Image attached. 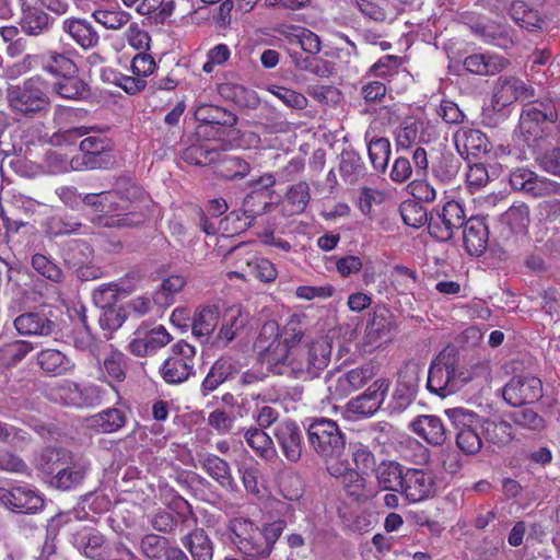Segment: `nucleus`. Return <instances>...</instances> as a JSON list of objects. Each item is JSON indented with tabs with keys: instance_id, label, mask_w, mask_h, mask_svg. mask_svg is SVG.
I'll list each match as a JSON object with an SVG mask.
<instances>
[{
	"instance_id": "cd10ccee",
	"label": "nucleus",
	"mask_w": 560,
	"mask_h": 560,
	"mask_svg": "<svg viewBox=\"0 0 560 560\" xmlns=\"http://www.w3.org/2000/svg\"><path fill=\"white\" fill-rule=\"evenodd\" d=\"M61 32L83 50L94 49L100 44L98 32L85 19L71 16L62 20Z\"/></svg>"
},
{
	"instance_id": "774afa93",
	"label": "nucleus",
	"mask_w": 560,
	"mask_h": 560,
	"mask_svg": "<svg viewBox=\"0 0 560 560\" xmlns=\"http://www.w3.org/2000/svg\"><path fill=\"white\" fill-rule=\"evenodd\" d=\"M72 338L73 346L78 350L93 353L97 348L96 339L91 332L84 314L81 316V326L73 330Z\"/></svg>"
},
{
	"instance_id": "864d4df0",
	"label": "nucleus",
	"mask_w": 560,
	"mask_h": 560,
	"mask_svg": "<svg viewBox=\"0 0 560 560\" xmlns=\"http://www.w3.org/2000/svg\"><path fill=\"white\" fill-rule=\"evenodd\" d=\"M392 145L387 138H373L368 143V154L374 170L384 173L387 170Z\"/></svg>"
},
{
	"instance_id": "49530a36",
	"label": "nucleus",
	"mask_w": 560,
	"mask_h": 560,
	"mask_svg": "<svg viewBox=\"0 0 560 560\" xmlns=\"http://www.w3.org/2000/svg\"><path fill=\"white\" fill-rule=\"evenodd\" d=\"M126 423L124 411L107 408L89 419V427L101 433H112L121 429Z\"/></svg>"
},
{
	"instance_id": "1a4fd4ad",
	"label": "nucleus",
	"mask_w": 560,
	"mask_h": 560,
	"mask_svg": "<svg viewBox=\"0 0 560 560\" xmlns=\"http://www.w3.org/2000/svg\"><path fill=\"white\" fill-rule=\"evenodd\" d=\"M196 348L185 340H179L171 348V355L160 368L162 380L170 385L186 382L195 373Z\"/></svg>"
},
{
	"instance_id": "c85d7f7f",
	"label": "nucleus",
	"mask_w": 560,
	"mask_h": 560,
	"mask_svg": "<svg viewBox=\"0 0 560 560\" xmlns=\"http://www.w3.org/2000/svg\"><path fill=\"white\" fill-rule=\"evenodd\" d=\"M386 390L387 386L384 387V382H374L363 394L349 400L347 405L348 412L358 417L374 415L380 409Z\"/></svg>"
},
{
	"instance_id": "f704fd0d",
	"label": "nucleus",
	"mask_w": 560,
	"mask_h": 560,
	"mask_svg": "<svg viewBox=\"0 0 560 560\" xmlns=\"http://www.w3.org/2000/svg\"><path fill=\"white\" fill-rule=\"evenodd\" d=\"M410 425L417 435L431 445H443L448 438V431L438 416H419Z\"/></svg>"
},
{
	"instance_id": "5701e85b",
	"label": "nucleus",
	"mask_w": 560,
	"mask_h": 560,
	"mask_svg": "<svg viewBox=\"0 0 560 560\" xmlns=\"http://www.w3.org/2000/svg\"><path fill=\"white\" fill-rule=\"evenodd\" d=\"M13 325L21 336L48 337L56 332L58 325L44 311L25 312L15 317Z\"/></svg>"
},
{
	"instance_id": "9b49d317",
	"label": "nucleus",
	"mask_w": 560,
	"mask_h": 560,
	"mask_svg": "<svg viewBox=\"0 0 560 560\" xmlns=\"http://www.w3.org/2000/svg\"><path fill=\"white\" fill-rule=\"evenodd\" d=\"M466 221L463 206L455 200L447 201L441 210L430 213L428 231L439 242L450 241Z\"/></svg>"
},
{
	"instance_id": "a18cd8bd",
	"label": "nucleus",
	"mask_w": 560,
	"mask_h": 560,
	"mask_svg": "<svg viewBox=\"0 0 560 560\" xmlns=\"http://www.w3.org/2000/svg\"><path fill=\"white\" fill-rule=\"evenodd\" d=\"M471 32L480 36L486 43L498 46L500 48H508L513 44V40L508 35L506 28L503 25L493 23H482L477 21L469 25Z\"/></svg>"
},
{
	"instance_id": "a211bd4d",
	"label": "nucleus",
	"mask_w": 560,
	"mask_h": 560,
	"mask_svg": "<svg viewBox=\"0 0 560 560\" xmlns=\"http://www.w3.org/2000/svg\"><path fill=\"white\" fill-rule=\"evenodd\" d=\"M436 479L432 471L420 468H407L400 494L411 503L432 498L436 493Z\"/></svg>"
},
{
	"instance_id": "bb28decb",
	"label": "nucleus",
	"mask_w": 560,
	"mask_h": 560,
	"mask_svg": "<svg viewBox=\"0 0 560 560\" xmlns=\"http://www.w3.org/2000/svg\"><path fill=\"white\" fill-rule=\"evenodd\" d=\"M494 100L502 106L516 101H529L534 97V89L516 77H500L495 82Z\"/></svg>"
},
{
	"instance_id": "c03bdc74",
	"label": "nucleus",
	"mask_w": 560,
	"mask_h": 560,
	"mask_svg": "<svg viewBox=\"0 0 560 560\" xmlns=\"http://www.w3.org/2000/svg\"><path fill=\"white\" fill-rule=\"evenodd\" d=\"M244 439L257 456L267 462H275L277 451L271 438L259 428H249L244 432Z\"/></svg>"
},
{
	"instance_id": "69168bd1",
	"label": "nucleus",
	"mask_w": 560,
	"mask_h": 560,
	"mask_svg": "<svg viewBox=\"0 0 560 560\" xmlns=\"http://www.w3.org/2000/svg\"><path fill=\"white\" fill-rule=\"evenodd\" d=\"M400 214L405 224L411 228H420L429 223L430 214L428 210L417 201L404 202L400 208Z\"/></svg>"
},
{
	"instance_id": "aec40b11",
	"label": "nucleus",
	"mask_w": 560,
	"mask_h": 560,
	"mask_svg": "<svg viewBox=\"0 0 560 560\" xmlns=\"http://www.w3.org/2000/svg\"><path fill=\"white\" fill-rule=\"evenodd\" d=\"M117 296V290L113 285H104L93 293V300L96 304L101 305V314L98 316V324L103 330L108 331L106 338L118 329L126 320V311L121 307L113 305Z\"/></svg>"
},
{
	"instance_id": "2f4dec72",
	"label": "nucleus",
	"mask_w": 560,
	"mask_h": 560,
	"mask_svg": "<svg viewBox=\"0 0 560 560\" xmlns=\"http://www.w3.org/2000/svg\"><path fill=\"white\" fill-rule=\"evenodd\" d=\"M374 376V368L370 364L358 366L341 374L334 386H329L330 393L338 398H345L352 392L363 387Z\"/></svg>"
},
{
	"instance_id": "052dcab7",
	"label": "nucleus",
	"mask_w": 560,
	"mask_h": 560,
	"mask_svg": "<svg viewBox=\"0 0 560 560\" xmlns=\"http://www.w3.org/2000/svg\"><path fill=\"white\" fill-rule=\"evenodd\" d=\"M250 170L249 163L238 156H226L218 166L220 176L229 180L242 179L249 174Z\"/></svg>"
},
{
	"instance_id": "79ce46f5",
	"label": "nucleus",
	"mask_w": 560,
	"mask_h": 560,
	"mask_svg": "<svg viewBox=\"0 0 560 560\" xmlns=\"http://www.w3.org/2000/svg\"><path fill=\"white\" fill-rule=\"evenodd\" d=\"M339 173L346 183L357 184L366 174L362 156L354 150H343L339 155Z\"/></svg>"
},
{
	"instance_id": "bf43d9fd",
	"label": "nucleus",
	"mask_w": 560,
	"mask_h": 560,
	"mask_svg": "<svg viewBox=\"0 0 560 560\" xmlns=\"http://www.w3.org/2000/svg\"><path fill=\"white\" fill-rule=\"evenodd\" d=\"M482 429L485 439L490 443L503 445L512 440V425L509 421L487 419Z\"/></svg>"
},
{
	"instance_id": "c9c22d12",
	"label": "nucleus",
	"mask_w": 560,
	"mask_h": 560,
	"mask_svg": "<svg viewBox=\"0 0 560 560\" xmlns=\"http://www.w3.org/2000/svg\"><path fill=\"white\" fill-rule=\"evenodd\" d=\"M463 231L464 247L469 255L479 256L488 247L489 231L482 219H466Z\"/></svg>"
},
{
	"instance_id": "4d7b16f0",
	"label": "nucleus",
	"mask_w": 560,
	"mask_h": 560,
	"mask_svg": "<svg viewBox=\"0 0 560 560\" xmlns=\"http://www.w3.org/2000/svg\"><path fill=\"white\" fill-rule=\"evenodd\" d=\"M130 359L120 351H112L103 361L102 370L115 382L121 383L127 377Z\"/></svg>"
},
{
	"instance_id": "412c9836",
	"label": "nucleus",
	"mask_w": 560,
	"mask_h": 560,
	"mask_svg": "<svg viewBox=\"0 0 560 560\" xmlns=\"http://www.w3.org/2000/svg\"><path fill=\"white\" fill-rule=\"evenodd\" d=\"M273 436L288 462L298 463L304 447V434L293 420H284L276 424Z\"/></svg>"
},
{
	"instance_id": "6ab92c4d",
	"label": "nucleus",
	"mask_w": 560,
	"mask_h": 560,
	"mask_svg": "<svg viewBox=\"0 0 560 560\" xmlns=\"http://www.w3.org/2000/svg\"><path fill=\"white\" fill-rule=\"evenodd\" d=\"M91 469V462L86 457L73 454L60 474L49 480V487L62 492L75 491L84 485Z\"/></svg>"
},
{
	"instance_id": "3c124183",
	"label": "nucleus",
	"mask_w": 560,
	"mask_h": 560,
	"mask_svg": "<svg viewBox=\"0 0 560 560\" xmlns=\"http://www.w3.org/2000/svg\"><path fill=\"white\" fill-rule=\"evenodd\" d=\"M290 58L296 69L327 78L331 73L330 62L315 55L304 56L301 51H290Z\"/></svg>"
},
{
	"instance_id": "2eb2a0df",
	"label": "nucleus",
	"mask_w": 560,
	"mask_h": 560,
	"mask_svg": "<svg viewBox=\"0 0 560 560\" xmlns=\"http://www.w3.org/2000/svg\"><path fill=\"white\" fill-rule=\"evenodd\" d=\"M510 185L516 190L534 198L551 195L560 196V184L537 175L527 167H516L510 172Z\"/></svg>"
},
{
	"instance_id": "58836bf2",
	"label": "nucleus",
	"mask_w": 560,
	"mask_h": 560,
	"mask_svg": "<svg viewBox=\"0 0 560 560\" xmlns=\"http://www.w3.org/2000/svg\"><path fill=\"white\" fill-rule=\"evenodd\" d=\"M407 467L395 460H383L375 469V476L382 490L399 492Z\"/></svg>"
},
{
	"instance_id": "39448f33",
	"label": "nucleus",
	"mask_w": 560,
	"mask_h": 560,
	"mask_svg": "<svg viewBox=\"0 0 560 560\" xmlns=\"http://www.w3.org/2000/svg\"><path fill=\"white\" fill-rule=\"evenodd\" d=\"M331 345L325 338L305 341L304 346L292 350L284 360L268 369L277 375H288L302 381H313L328 366Z\"/></svg>"
},
{
	"instance_id": "dca6fc26",
	"label": "nucleus",
	"mask_w": 560,
	"mask_h": 560,
	"mask_svg": "<svg viewBox=\"0 0 560 560\" xmlns=\"http://www.w3.org/2000/svg\"><path fill=\"white\" fill-rule=\"evenodd\" d=\"M21 16V31L28 36L47 34L54 26L55 19L43 8L44 0H16Z\"/></svg>"
},
{
	"instance_id": "e433bc0d",
	"label": "nucleus",
	"mask_w": 560,
	"mask_h": 560,
	"mask_svg": "<svg viewBox=\"0 0 560 560\" xmlns=\"http://www.w3.org/2000/svg\"><path fill=\"white\" fill-rule=\"evenodd\" d=\"M202 469L222 488L236 489V481L232 475L230 464L218 455L206 453L199 455Z\"/></svg>"
},
{
	"instance_id": "f8f14e48",
	"label": "nucleus",
	"mask_w": 560,
	"mask_h": 560,
	"mask_svg": "<svg viewBox=\"0 0 560 560\" xmlns=\"http://www.w3.org/2000/svg\"><path fill=\"white\" fill-rule=\"evenodd\" d=\"M81 155L71 160L73 168H106L113 164V142L102 136H91L80 142Z\"/></svg>"
},
{
	"instance_id": "de8ad7c7",
	"label": "nucleus",
	"mask_w": 560,
	"mask_h": 560,
	"mask_svg": "<svg viewBox=\"0 0 560 560\" xmlns=\"http://www.w3.org/2000/svg\"><path fill=\"white\" fill-rule=\"evenodd\" d=\"M462 167L460 160L452 152H442L432 163V173L443 184L455 180Z\"/></svg>"
},
{
	"instance_id": "5fc2aeb1",
	"label": "nucleus",
	"mask_w": 560,
	"mask_h": 560,
	"mask_svg": "<svg viewBox=\"0 0 560 560\" xmlns=\"http://www.w3.org/2000/svg\"><path fill=\"white\" fill-rule=\"evenodd\" d=\"M172 547L166 537L147 534L140 540V552L147 560H162Z\"/></svg>"
},
{
	"instance_id": "4be33fe9",
	"label": "nucleus",
	"mask_w": 560,
	"mask_h": 560,
	"mask_svg": "<svg viewBox=\"0 0 560 560\" xmlns=\"http://www.w3.org/2000/svg\"><path fill=\"white\" fill-rule=\"evenodd\" d=\"M73 454L65 447L46 446L36 455L34 466L42 480L49 486V480L60 474Z\"/></svg>"
},
{
	"instance_id": "0e129e2a",
	"label": "nucleus",
	"mask_w": 560,
	"mask_h": 560,
	"mask_svg": "<svg viewBox=\"0 0 560 560\" xmlns=\"http://www.w3.org/2000/svg\"><path fill=\"white\" fill-rule=\"evenodd\" d=\"M392 328V322L389 316L384 313H375L372 319L369 322L365 334L369 343L382 342Z\"/></svg>"
},
{
	"instance_id": "8fccbe9b",
	"label": "nucleus",
	"mask_w": 560,
	"mask_h": 560,
	"mask_svg": "<svg viewBox=\"0 0 560 560\" xmlns=\"http://www.w3.org/2000/svg\"><path fill=\"white\" fill-rule=\"evenodd\" d=\"M220 320L218 306H205L196 312L192 322V334L198 338L208 339Z\"/></svg>"
},
{
	"instance_id": "c756f323",
	"label": "nucleus",
	"mask_w": 560,
	"mask_h": 560,
	"mask_svg": "<svg viewBox=\"0 0 560 560\" xmlns=\"http://www.w3.org/2000/svg\"><path fill=\"white\" fill-rule=\"evenodd\" d=\"M194 116L203 126H210L211 129L215 130L213 137L224 135L225 128H231L237 122V116L234 113L211 104L198 106Z\"/></svg>"
},
{
	"instance_id": "f257e3e1",
	"label": "nucleus",
	"mask_w": 560,
	"mask_h": 560,
	"mask_svg": "<svg viewBox=\"0 0 560 560\" xmlns=\"http://www.w3.org/2000/svg\"><path fill=\"white\" fill-rule=\"evenodd\" d=\"M514 140L540 154L553 145L560 144L559 112L552 101H535L524 105Z\"/></svg>"
},
{
	"instance_id": "6e6552de",
	"label": "nucleus",
	"mask_w": 560,
	"mask_h": 560,
	"mask_svg": "<svg viewBox=\"0 0 560 560\" xmlns=\"http://www.w3.org/2000/svg\"><path fill=\"white\" fill-rule=\"evenodd\" d=\"M458 363V353L453 348L442 350L430 364L427 388L442 398L455 394V365Z\"/></svg>"
},
{
	"instance_id": "72a5a7b5",
	"label": "nucleus",
	"mask_w": 560,
	"mask_h": 560,
	"mask_svg": "<svg viewBox=\"0 0 560 560\" xmlns=\"http://www.w3.org/2000/svg\"><path fill=\"white\" fill-rule=\"evenodd\" d=\"M238 373L235 362L231 358L222 357L218 359L210 368L200 385V394L207 397L214 392L224 382L232 380Z\"/></svg>"
},
{
	"instance_id": "7ed1b4c3",
	"label": "nucleus",
	"mask_w": 560,
	"mask_h": 560,
	"mask_svg": "<svg viewBox=\"0 0 560 560\" xmlns=\"http://www.w3.org/2000/svg\"><path fill=\"white\" fill-rule=\"evenodd\" d=\"M305 341H314L305 335V328L298 316H292L280 332L279 325L273 320L266 322L257 336L254 347L264 363L269 366L284 360L292 350L304 346Z\"/></svg>"
},
{
	"instance_id": "603ef678",
	"label": "nucleus",
	"mask_w": 560,
	"mask_h": 560,
	"mask_svg": "<svg viewBox=\"0 0 560 560\" xmlns=\"http://www.w3.org/2000/svg\"><path fill=\"white\" fill-rule=\"evenodd\" d=\"M511 19L520 27L533 32L540 28L541 19L536 10L528 8L522 0L512 1L509 10Z\"/></svg>"
},
{
	"instance_id": "7c9ffc66",
	"label": "nucleus",
	"mask_w": 560,
	"mask_h": 560,
	"mask_svg": "<svg viewBox=\"0 0 560 560\" xmlns=\"http://www.w3.org/2000/svg\"><path fill=\"white\" fill-rule=\"evenodd\" d=\"M454 142L457 152L465 159L470 155L478 156L491 150L487 136L478 129L460 128L454 135Z\"/></svg>"
},
{
	"instance_id": "4468645a",
	"label": "nucleus",
	"mask_w": 560,
	"mask_h": 560,
	"mask_svg": "<svg viewBox=\"0 0 560 560\" xmlns=\"http://www.w3.org/2000/svg\"><path fill=\"white\" fill-rule=\"evenodd\" d=\"M0 503L14 513L35 514L45 505L43 494L33 486L0 488Z\"/></svg>"
},
{
	"instance_id": "b1692460",
	"label": "nucleus",
	"mask_w": 560,
	"mask_h": 560,
	"mask_svg": "<svg viewBox=\"0 0 560 560\" xmlns=\"http://www.w3.org/2000/svg\"><path fill=\"white\" fill-rule=\"evenodd\" d=\"M35 362L42 373L49 377L68 376L75 370L73 359L55 348H45L38 351Z\"/></svg>"
},
{
	"instance_id": "ea45409f",
	"label": "nucleus",
	"mask_w": 560,
	"mask_h": 560,
	"mask_svg": "<svg viewBox=\"0 0 560 560\" xmlns=\"http://www.w3.org/2000/svg\"><path fill=\"white\" fill-rule=\"evenodd\" d=\"M43 71L58 79L71 73H78L79 68L68 54L49 49L44 54Z\"/></svg>"
},
{
	"instance_id": "a19ab883",
	"label": "nucleus",
	"mask_w": 560,
	"mask_h": 560,
	"mask_svg": "<svg viewBox=\"0 0 560 560\" xmlns=\"http://www.w3.org/2000/svg\"><path fill=\"white\" fill-rule=\"evenodd\" d=\"M183 546L189 551L192 560H212L213 541L201 528H197L182 539Z\"/></svg>"
},
{
	"instance_id": "6e6d98bb",
	"label": "nucleus",
	"mask_w": 560,
	"mask_h": 560,
	"mask_svg": "<svg viewBox=\"0 0 560 560\" xmlns=\"http://www.w3.org/2000/svg\"><path fill=\"white\" fill-rule=\"evenodd\" d=\"M285 211L289 215L302 213L311 199L310 186L306 182L293 185L287 192Z\"/></svg>"
},
{
	"instance_id": "338daca9",
	"label": "nucleus",
	"mask_w": 560,
	"mask_h": 560,
	"mask_svg": "<svg viewBox=\"0 0 560 560\" xmlns=\"http://www.w3.org/2000/svg\"><path fill=\"white\" fill-rule=\"evenodd\" d=\"M506 416L516 425L527 430L538 431L545 427L544 418L530 408L517 409Z\"/></svg>"
},
{
	"instance_id": "4c0bfd02",
	"label": "nucleus",
	"mask_w": 560,
	"mask_h": 560,
	"mask_svg": "<svg viewBox=\"0 0 560 560\" xmlns=\"http://www.w3.org/2000/svg\"><path fill=\"white\" fill-rule=\"evenodd\" d=\"M464 68L478 75H494L505 69L509 60L498 55L472 54L463 61Z\"/></svg>"
},
{
	"instance_id": "a878e982",
	"label": "nucleus",
	"mask_w": 560,
	"mask_h": 560,
	"mask_svg": "<svg viewBox=\"0 0 560 560\" xmlns=\"http://www.w3.org/2000/svg\"><path fill=\"white\" fill-rule=\"evenodd\" d=\"M71 544L82 556L90 560H104L107 552L105 535L89 526L73 533Z\"/></svg>"
},
{
	"instance_id": "ddd939ff",
	"label": "nucleus",
	"mask_w": 560,
	"mask_h": 560,
	"mask_svg": "<svg viewBox=\"0 0 560 560\" xmlns=\"http://www.w3.org/2000/svg\"><path fill=\"white\" fill-rule=\"evenodd\" d=\"M277 180L272 173H265L247 183L249 191L243 200V211L247 218H255L269 211L275 196Z\"/></svg>"
},
{
	"instance_id": "680f3d73",
	"label": "nucleus",
	"mask_w": 560,
	"mask_h": 560,
	"mask_svg": "<svg viewBox=\"0 0 560 560\" xmlns=\"http://www.w3.org/2000/svg\"><path fill=\"white\" fill-rule=\"evenodd\" d=\"M219 153L202 144H192L182 153V159L190 165L207 166L217 161Z\"/></svg>"
},
{
	"instance_id": "09e8293b",
	"label": "nucleus",
	"mask_w": 560,
	"mask_h": 560,
	"mask_svg": "<svg viewBox=\"0 0 560 560\" xmlns=\"http://www.w3.org/2000/svg\"><path fill=\"white\" fill-rule=\"evenodd\" d=\"M501 223L506 225L512 234H525L530 223L528 206L524 202L512 205L501 214Z\"/></svg>"
},
{
	"instance_id": "e2e57ef3",
	"label": "nucleus",
	"mask_w": 560,
	"mask_h": 560,
	"mask_svg": "<svg viewBox=\"0 0 560 560\" xmlns=\"http://www.w3.org/2000/svg\"><path fill=\"white\" fill-rule=\"evenodd\" d=\"M93 19L107 30H119L130 20L131 15L120 9H98L92 13Z\"/></svg>"
},
{
	"instance_id": "393cba45",
	"label": "nucleus",
	"mask_w": 560,
	"mask_h": 560,
	"mask_svg": "<svg viewBox=\"0 0 560 560\" xmlns=\"http://www.w3.org/2000/svg\"><path fill=\"white\" fill-rule=\"evenodd\" d=\"M327 470L334 477H341L345 491L354 501L365 502L374 495L373 491L366 488V479L360 471L343 464L328 465Z\"/></svg>"
},
{
	"instance_id": "423d86ee",
	"label": "nucleus",
	"mask_w": 560,
	"mask_h": 560,
	"mask_svg": "<svg viewBox=\"0 0 560 560\" xmlns=\"http://www.w3.org/2000/svg\"><path fill=\"white\" fill-rule=\"evenodd\" d=\"M306 428L310 447L322 457L326 465L342 458L346 439L336 421L328 418H312Z\"/></svg>"
},
{
	"instance_id": "37998d69",
	"label": "nucleus",
	"mask_w": 560,
	"mask_h": 560,
	"mask_svg": "<svg viewBox=\"0 0 560 560\" xmlns=\"http://www.w3.org/2000/svg\"><path fill=\"white\" fill-rule=\"evenodd\" d=\"M246 323L247 315H244L240 308L228 310L223 315L222 325L217 336V345L222 343L225 347L245 327Z\"/></svg>"
},
{
	"instance_id": "0eeeda50",
	"label": "nucleus",
	"mask_w": 560,
	"mask_h": 560,
	"mask_svg": "<svg viewBox=\"0 0 560 560\" xmlns=\"http://www.w3.org/2000/svg\"><path fill=\"white\" fill-rule=\"evenodd\" d=\"M115 195L117 212L101 218L104 226L108 228H133L144 222L145 215L142 212L130 211L131 203L141 197V189L132 180L120 178L115 189L108 191Z\"/></svg>"
},
{
	"instance_id": "f3484780",
	"label": "nucleus",
	"mask_w": 560,
	"mask_h": 560,
	"mask_svg": "<svg viewBox=\"0 0 560 560\" xmlns=\"http://www.w3.org/2000/svg\"><path fill=\"white\" fill-rule=\"evenodd\" d=\"M542 395V383L535 376H514L502 389L503 399L513 407L534 404Z\"/></svg>"
},
{
	"instance_id": "20e7f679",
	"label": "nucleus",
	"mask_w": 560,
	"mask_h": 560,
	"mask_svg": "<svg viewBox=\"0 0 560 560\" xmlns=\"http://www.w3.org/2000/svg\"><path fill=\"white\" fill-rule=\"evenodd\" d=\"M50 82L42 74L32 75L7 89L8 108L18 119L44 118L50 110Z\"/></svg>"
},
{
	"instance_id": "f03ea898",
	"label": "nucleus",
	"mask_w": 560,
	"mask_h": 560,
	"mask_svg": "<svg viewBox=\"0 0 560 560\" xmlns=\"http://www.w3.org/2000/svg\"><path fill=\"white\" fill-rule=\"evenodd\" d=\"M231 540L242 555L243 560H265L280 538L284 522L276 521L259 528L253 521L235 517L229 522Z\"/></svg>"
},
{
	"instance_id": "9d476101",
	"label": "nucleus",
	"mask_w": 560,
	"mask_h": 560,
	"mask_svg": "<svg viewBox=\"0 0 560 560\" xmlns=\"http://www.w3.org/2000/svg\"><path fill=\"white\" fill-rule=\"evenodd\" d=\"M101 394L102 388L97 385L62 380L49 388L47 397L67 407L84 408L98 404Z\"/></svg>"
},
{
	"instance_id": "473e14b6",
	"label": "nucleus",
	"mask_w": 560,
	"mask_h": 560,
	"mask_svg": "<svg viewBox=\"0 0 560 560\" xmlns=\"http://www.w3.org/2000/svg\"><path fill=\"white\" fill-rule=\"evenodd\" d=\"M50 91L58 97L67 101H85L91 96V88L86 81L71 73L56 79L50 83Z\"/></svg>"
},
{
	"instance_id": "13d9d810",
	"label": "nucleus",
	"mask_w": 560,
	"mask_h": 560,
	"mask_svg": "<svg viewBox=\"0 0 560 560\" xmlns=\"http://www.w3.org/2000/svg\"><path fill=\"white\" fill-rule=\"evenodd\" d=\"M445 415L456 432L478 430L480 417L465 408L446 409Z\"/></svg>"
}]
</instances>
